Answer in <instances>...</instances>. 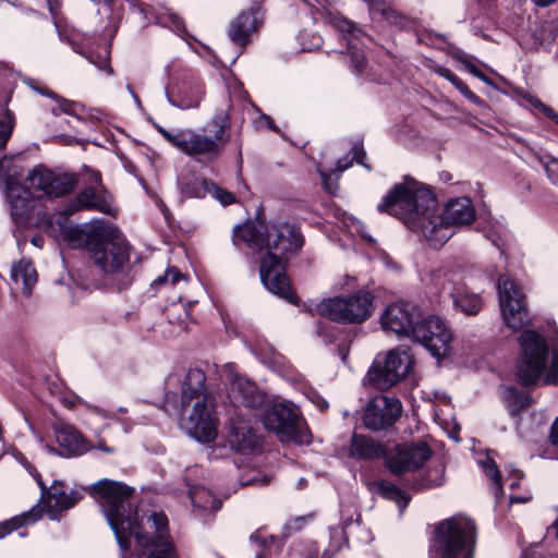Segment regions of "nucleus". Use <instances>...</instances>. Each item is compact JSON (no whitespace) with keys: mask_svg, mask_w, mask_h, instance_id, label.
Returning a JSON list of instances; mask_svg holds the SVG:
<instances>
[{"mask_svg":"<svg viewBox=\"0 0 558 558\" xmlns=\"http://www.w3.org/2000/svg\"><path fill=\"white\" fill-rule=\"evenodd\" d=\"M110 501L105 504V517L114 533L122 558L131 547L130 538L133 536L138 546L148 548L169 536L168 519L162 512L138 515L133 510L132 497L134 488L122 482L108 478L100 480L94 487Z\"/></svg>","mask_w":558,"mask_h":558,"instance_id":"f257e3e1","label":"nucleus"},{"mask_svg":"<svg viewBox=\"0 0 558 558\" xmlns=\"http://www.w3.org/2000/svg\"><path fill=\"white\" fill-rule=\"evenodd\" d=\"M377 209L403 221L412 231L421 232L434 248L442 246L452 235L451 225L438 214L432 191L415 182L397 184Z\"/></svg>","mask_w":558,"mask_h":558,"instance_id":"f03ea898","label":"nucleus"},{"mask_svg":"<svg viewBox=\"0 0 558 558\" xmlns=\"http://www.w3.org/2000/svg\"><path fill=\"white\" fill-rule=\"evenodd\" d=\"M74 233H78L77 239L83 241L94 264L108 276L112 288L121 291L131 286V246L126 241L113 238L108 223L96 220L84 229L70 231L68 238L72 240Z\"/></svg>","mask_w":558,"mask_h":558,"instance_id":"7ed1b4c3","label":"nucleus"},{"mask_svg":"<svg viewBox=\"0 0 558 558\" xmlns=\"http://www.w3.org/2000/svg\"><path fill=\"white\" fill-rule=\"evenodd\" d=\"M206 374L198 367L190 368L182 381L180 405L182 412L192 407L183 418L187 433L202 442H210L217 436L216 397L206 388Z\"/></svg>","mask_w":558,"mask_h":558,"instance_id":"20e7f679","label":"nucleus"},{"mask_svg":"<svg viewBox=\"0 0 558 558\" xmlns=\"http://www.w3.org/2000/svg\"><path fill=\"white\" fill-rule=\"evenodd\" d=\"M477 539L475 522L453 515L435 524L429 545L432 558H474Z\"/></svg>","mask_w":558,"mask_h":558,"instance_id":"39448f33","label":"nucleus"},{"mask_svg":"<svg viewBox=\"0 0 558 558\" xmlns=\"http://www.w3.org/2000/svg\"><path fill=\"white\" fill-rule=\"evenodd\" d=\"M180 151L198 161L213 162L220 158L231 137L229 114L217 111L205 126L199 130L185 129Z\"/></svg>","mask_w":558,"mask_h":558,"instance_id":"423d86ee","label":"nucleus"},{"mask_svg":"<svg viewBox=\"0 0 558 558\" xmlns=\"http://www.w3.org/2000/svg\"><path fill=\"white\" fill-rule=\"evenodd\" d=\"M430 282L439 296L449 300L456 311L468 316H476L481 312L482 296L463 282L459 271L440 267L432 272Z\"/></svg>","mask_w":558,"mask_h":558,"instance_id":"0eeeda50","label":"nucleus"},{"mask_svg":"<svg viewBox=\"0 0 558 558\" xmlns=\"http://www.w3.org/2000/svg\"><path fill=\"white\" fill-rule=\"evenodd\" d=\"M520 357L515 366L518 383L533 386L541 378L548 359V344L536 330L525 328L518 338Z\"/></svg>","mask_w":558,"mask_h":558,"instance_id":"6e6552de","label":"nucleus"},{"mask_svg":"<svg viewBox=\"0 0 558 558\" xmlns=\"http://www.w3.org/2000/svg\"><path fill=\"white\" fill-rule=\"evenodd\" d=\"M266 429L274 432L281 442L310 444L311 433L303 418L291 403H272L266 407L262 416Z\"/></svg>","mask_w":558,"mask_h":558,"instance_id":"1a4fd4ad","label":"nucleus"},{"mask_svg":"<svg viewBox=\"0 0 558 558\" xmlns=\"http://www.w3.org/2000/svg\"><path fill=\"white\" fill-rule=\"evenodd\" d=\"M317 313L325 318L340 324H360L373 313L374 296L371 292L359 291L345 298H332L322 301Z\"/></svg>","mask_w":558,"mask_h":558,"instance_id":"9d476101","label":"nucleus"},{"mask_svg":"<svg viewBox=\"0 0 558 558\" xmlns=\"http://www.w3.org/2000/svg\"><path fill=\"white\" fill-rule=\"evenodd\" d=\"M414 361L405 350L392 349L385 359L375 360L367 372L366 381L377 390H387L410 373Z\"/></svg>","mask_w":558,"mask_h":558,"instance_id":"9b49d317","label":"nucleus"},{"mask_svg":"<svg viewBox=\"0 0 558 558\" xmlns=\"http://www.w3.org/2000/svg\"><path fill=\"white\" fill-rule=\"evenodd\" d=\"M497 289L504 324L512 331L527 327L532 318L522 289L506 277L498 279Z\"/></svg>","mask_w":558,"mask_h":558,"instance_id":"f8f14e48","label":"nucleus"},{"mask_svg":"<svg viewBox=\"0 0 558 558\" xmlns=\"http://www.w3.org/2000/svg\"><path fill=\"white\" fill-rule=\"evenodd\" d=\"M412 338L436 359H445L452 352V330L438 316L430 315L416 322Z\"/></svg>","mask_w":558,"mask_h":558,"instance_id":"ddd939ff","label":"nucleus"},{"mask_svg":"<svg viewBox=\"0 0 558 558\" xmlns=\"http://www.w3.org/2000/svg\"><path fill=\"white\" fill-rule=\"evenodd\" d=\"M288 262L289 257L277 254L275 250H267V252L260 257L259 277L263 284L269 292L289 301L290 303H295L298 296L293 292L287 276Z\"/></svg>","mask_w":558,"mask_h":558,"instance_id":"4468645a","label":"nucleus"},{"mask_svg":"<svg viewBox=\"0 0 558 558\" xmlns=\"http://www.w3.org/2000/svg\"><path fill=\"white\" fill-rule=\"evenodd\" d=\"M99 483L100 481L88 486L73 487L69 489L63 481H53L44 497L50 518L57 519L61 512L75 507L85 494L99 499L102 511L105 512V504L106 501H110L111 498H107L105 495L102 496L98 490L94 492V487Z\"/></svg>","mask_w":558,"mask_h":558,"instance_id":"2eb2a0df","label":"nucleus"},{"mask_svg":"<svg viewBox=\"0 0 558 558\" xmlns=\"http://www.w3.org/2000/svg\"><path fill=\"white\" fill-rule=\"evenodd\" d=\"M432 457V449L424 441L398 444L387 450L385 465L393 475L401 476L421 469Z\"/></svg>","mask_w":558,"mask_h":558,"instance_id":"dca6fc26","label":"nucleus"},{"mask_svg":"<svg viewBox=\"0 0 558 558\" xmlns=\"http://www.w3.org/2000/svg\"><path fill=\"white\" fill-rule=\"evenodd\" d=\"M265 14L263 0H254L247 9L240 11L228 26L231 43L244 49L263 27Z\"/></svg>","mask_w":558,"mask_h":558,"instance_id":"f3484780","label":"nucleus"},{"mask_svg":"<svg viewBox=\"0 0 558 558\" xmlns=\"http://www.w3.org/2000/svg\"><path fill=\"white\" fill-rule=\"evenodd\" d=\"M402 404L398 398L378 395L369 400L362 415L365 428L373 432L389 430L400 418Z\"/></svg>","mask_w":558,"mask_h":558,"instance_id":"a211bd4d","label":"nucleus"},{"mask_svg":"<svg viewBox=\"0 0 558 558\" xmlns=\"http://www.w3.org/2000/svg\"><path fill=\"white\" fill-rule=\"evenodd\" d=\"M204 95V84L191 71H183L167 89L169 102L182 110L197 108Z\"/></svg>","mask_w":558,"mask_h":558,"instance_id":"6ab92c4d","label":"nucleus"},{"mask_svg":"<svg viewBox=\"0 0 558 558\" xmlns=\"http://www.w3.org/2000/svg\"><path fill=\"white\" fill-rule=\"evenodd\" d=\"M219 373L229 384V393L233 402L246 408H257L264 402V396L260 393L256 384L241 376L233 364L227 363L222 365Z\"/></svg>","mask_w":558,"mask_h":558,"instance_id":"aec40b11","label":"nucleus"},{"mask_svg":"<svg viewBox=\"0 0 558 558\" xmlns=\"http://www.w3.org/2000/svg\"><path fill=\"white\" fill-rule=\"evenodd\" d=\"M420 319L421 312L417 306L409 302H397L388 305L380 317V323L385 330L398 336L413 337V329Z\"/></svg>","mask_w":558,"mask_h":558,"instance_id":"412c9836","label":"nucleus"},{"mask_svg":"<svg viewBox=\"0 0 558 558\" xmlns=\"http://www.w3.org/2000/svg\"><path fill=\"white\" fill-rule=\"evenodd\" d=\"M271 233L265 220H247L233 228L232 243L240 247L244 243L254 252L271 250Z\"/></svg>","mask_w":558,"mask_h":558,"instance_id":"4be33fe9","label":"nucleus"},{"mask_svg":"<svg viewBox=\"0 0 558 558\" xmlns=\"http://www.w3.org/2000/svg\"><path fill=\"white\" fill-rule=\"evenodd\" d=\"M7 201L10 216L17 228L26 227L35 210V198L31 190L17 182H7Z\"/></svg>","mask_w":558,"mask_h":558,"instance_id":"5701e85b","label":"nucleus"},{"mask_svg":"<svg viewBox=\"0 0 558 558\" xmlns=\"http://www.w3.org/2000/svg\"><path fill=\"white\" fill-rule=\"evenodd\" d=\"M113 195L105 186H88L76 195L69 211L74 213L82 209L97 210L101 214L114 217L118 209L113 207Z\"/></svg>","mask_w":558,"mask_h":558,"instance_id":"b1692460","label":"nucleus"},{"mask_svg":"<svg viewBox=\"0 0 558 558\" xmlns=\"http://www.w3.org/2000/svg\"><path fill=\"white\" fill-rule=\"evenodd\" d=\"M52 430L60 450L53 452L62 457H78L93 449L90 442L72 425L59 422L52 425Z\"/></svg>","mask_w":558,"mask_h":558,"instance_id":"393cba45","label":"nucleus"},{"mask_svg":"<svg viewBox=\"0 0 558 558\" xmlns=\"http://www.w3.org/2000/svg\"><path fill=\"white\" fill-rule=\"evenodd\" d=\"M228 442L234 451L245 454L258 447L259 438L248 421L238 417L230 421Z\"/></svg>","mask_w":558,"mask_h":558,"instance_id":"a878e982","label":"nucleus"},{"mask_svg":"<svg viewBox=\"0 0 558 558\" xmlns=\"http://www.w3.org/2000/svg\"><path fill=\"white\" fill-rule=\"evenodd\" d=\"M271 230L275 238L271 240V250L279 252L282 256L296 255L303 244L304 238L302 233L289 223L274 225Z\"/></svg>","mask_w":558,"mask_h":558,"instance_id":"bb28decb","label":"nucleus"},{"mask_svg":"<svg viewBox=\"0 0 558 558\" xmlns=\"http://www.w3.org/2000/svg\"><path fill=\"white\" fill-rule=\"evenodd\" d=\"M189 487V497L193 505V514L204 520H210L221 508L222 501L215 497L213 493L204 486L194 485Z\"/></svg>","mask_w":558,"mask_h":558,"instance_id":"cd10ccee","label":"nucleus"},{"mask_svg":"<svg viewBox=\"0 0 558 558\" xmlns=\"http://www.w3.org/2000/svg\"><path fill=\"white\" fill-rule=\"evenodd\" d=\"M439 215L451 226H464L475 220V208L469 197H459L449 201Z\"/></svg>","mask_w":558,"mask_h":558,"instance_id":"c85d7f7f","label":"nucleus"},{"mask_svg":"<svg viewBox=\"0 0 558 558\" xmlns=\"http://www.w3.org/2000/svg\"><path fill=\"white\" fill-rule=\"evenodd\" d=\"M387 449L373 438L353 434L350 442V456L359 460H374L384 458L386 460Z\"/></svg>","mask_w":558,"mask_h":558,"instance_id":"c756f323","label":"nucleus"},{"mask_svg":"<svg viewBox=\"0 0 558 558\" xmlns=\"http://www.w3.org/2000/svg\"><path fill=\"white\" fill-rule=\"evenodd\" d=\"M211 181L196 172H187L180 179V190L187 197L203 198L210 192Z\"/></svg>","mask_w":558,"mask_h":558,"instance_id":"7c9ffc66","label":"nucleus"},{"mask_svg":"<svg viewBox=\"0 0 558 558\" xmlns=\"http://www.w3.org/2000/svg\"><path fill=\"white\" fill-rule=\"evenodd\" d=\"M77 184L75 174L62 173L57 174L52 172L50 183H48L47 192L45 194L48 198L62 197L70 194Z\"/></svg>","mask_w":558,"mask_h":558,"instance_id":"2f4dec72","label":"nucleus"},{"mask_svg":"<svg viewBox=\"0 0 558 558\" xmlns=\"http://www.w3.org/2000/svg\"><path fill=\"white\" fill-rule=\"evenodd\" d=\"M41 515L43 509L36 505L31 510L0 523V538L7 536L23 525L37 522Z\"/></svg>","mask_w":558,"mask_h":558,"instance_id":"473e14b6","label":"nucleus"},{"mask_svg":"<svg viewBox=\"0 0 558 558\" xmlns=\"http://www.w3.org/2000/svg\"><path fill=\"white\" fill-rule=\"evenodd\" d=\"M504 399L511 416H519L524 410L533 404L532 397L514 387L505 390Z\"/></svg>","mask_w":558,"mask_h":558,"instance_id":"72a5a7b5","label":"nucleus"},{"mask_svg":"<svg viewBox=\"0 0 558 558\" xmlns=\"http://www.w3.org/2000/svg\"><path fill=\"white\" fill-rule=\"evenodd\" d=\"M368 5V11L373 17L379 16L392 25H401L403 16L384 0H364Z\"/></svg>","mask_w":558,"mask_h":558,"instance_id":"f704fd0d","label":"nucleus"},{"mask_svg":"<svg viewBox=\"0 0 558 558\" xmlns=\"http://www.w3.org/2000/svg\"><path fill=\"white\" fill-rule=\"evenodd\" d=\"M378 493L381 497L395 501L401 510L407 508L411 499L410 496L401 490L397 485L388 481H380L378 483Z\"/></svg>","mask_w":558,"mask_h":558,"instance_id":"c9c22d12","label":"nucleus"},{"mask_svg":"<svg viewBox=\"0 0 558 558\" xmlns=\"http://www.w3.org/2000/svg\"><path fill=\"white\" fill-rule=\"evenodd\" d=\"M0 104V149L3 150L12 136L14 129V114L9 110L7 104Z\"/></svg>","mask_w":558,"mask_h":558,"instance_id":"e433bc0d","label":"nucleus"},{"mask_svg":"<svg viewBox=\"0 0 558 558\" xmlns=\"http://www.w3.org/2000/svg\"><path fill=\"white\" fill-rule=\"evenodd\" d=\"M52 177V171L48 170L44 167H37L29 171L27 175V181L29 182V187L34 191L40 192L43 196H45L48 187V183H50Z\"/></svg>","mask_w":558,"mask_h":558,"instance_id":"4c0bfd02","label":"nucleus"},{"mask_svg":"<svg viewBox=\"0 0 558 558\" xmlns=\"http://www.w3.org/2000/svg\"><path fill=\"white\" fill-rule=\"evenodd\" d=\"M349 65L356 75L365 72L368 62L363 49L350 44L348 47Z\"/></svg>","mask_w":558,"mask_h":558,"instance_id":"58836bf2","label":"nucleus"},{"mask_svg":"<svg viewBox=\"0 0 558 558\" xmlns=\"http://www.w3.org/2000/svg\"><path fill=\"white\" fill-rule=\"evenodd\" d=\"M483 470L487 477H489L493 482L492 489L494 495L498 498L499 495L502 494V485H501V474L495 463V461L487 457L485 461L482 462Z\"/></svg>","mask_w":558,"mask_h":558,"instance_id":"ea45409f","label":"nucleus"},{"mask_svg":"<svg viewBox=\"0 0 558 558\" xmlns=\"http://www.w3.org/2000/svg\"><path fill=\"white\" fill-rule=\"evenodd\" d=\"M328 22L339 32H341L344 35H349L352 38H357L359 35L362 34V31L357 29L356 25L353 22L347 20L341 15L329 14Z\"/></svg>","mask_w":558,"mask_h":558,"instance_id":"a19ab883","label":"nucleus"},{"mask_svg":"<svg viewBox=\"0 0 558 558\" xmlns=\"http://www.w3.org/2000/svg\"><path fill=\"white\" fill-rule=\"evenodd\" d=\"M147 558H174L175 549L173 543L169 539V536L158 542L156 545H151Z\"/></svg>","mask_w":558,"mask_h":558,"instance_id":"79ce46f5","label":"nucleus"},{"mask_svg":"<svg viewBox=\"0 0 558 558\" xmlns=\"http://www.w3.org/2000/svg\"><path fill=\"white\" fill-rule=\"evenodd\" d=\"M39 93L45 96L51 97L52 99H54L57 101V106L51 108V113L53 116L58 117L60 113H65V114L73 113V107H74L73 101L66 100V99L60 97L59 95H57L56 93L48 90V89H40Z\"/></svg>","mask_w":558,"mask_h":558,"instance_id":"37998d69","label":"nucleus"},{"mask_svg":"<svg viewBox=\"0 0 558 558\" xmlns=\"http://www.w3.org/2000/svg\"><path fill=\"white\" fill-rule=\"evenodd\" d=\"M208 194H211L225 206L231 205L235 202V197L231 192L216 185L214 182L211 183L210 192Z\"/></svg>","mask_w":558,"mask_h":558,"instance_id":"c03bdc74","label":"nucleus"},{"mask_svg":"<svg viewBox=\"0 0 558 558\" xmlns=\"http://www.w3.org/2000/svg\"><path fill=\"white\" fill-rule=\"evenodd\" d=\"M181 278H183V275L175 267H169L163 276H159L156 278L153 282L155 287H160L165 284L166 282L170 281V283L173 286Z\"/></svg>","mask_w":558,"mask_h":558,"instance_id":"a18cd8bd","label":"nucleus"},{"mask_svg":"<svg viewBox=\"0 0 558 558\" xmlns=\"http://www.w3.org/2000/svg\"><path fill=\"white\" fill-rule=\"evenodd\" d=\"M157 131L170 145L180 150L181 143L184 136V130H180L177 133H171L162 126H157Z\"/></svg>","mask_w":558,"mask_h":558,"instance_id":"49530a36","label":"nucleus"},{"mask_svg":"<svg viewBox=\"0 0 558 558\" xmlns=\"http://www.w3.org/2000/svg\"><path fill=\"white\" fill-rule=\"evenodd\" d=\"M16 276L21 277L24 281V284L27 289H31V287H33L36 281H37V272L36 270L31 267L29 265H26L24 267H22L17 272H16Z\"/></svg>","mask_w":558,"mask_h":558,"instance_id":"de8ad7c7","label":"nucleus"},{"mask_svg":"<svg viewBox=\"0 0 558 558\" xmlns=\"http://www.w3.org/2000/svg\"><path fill=\"white\" fill-rule=\"evenodd\" d=\"M452 85L470 101L474 104L480 101V97L475 95L460 77H457Z\"/></svg>","mask_w":558,"mask_h":558,"instance_id":"09e8293b","label":"nucleus"},{"mask_svg":"<svg viewBox=\"0 0 558 558\" xmlns=\"http://www.w3.org/2000/svg\"><path fill=\"white\" fill-rule=\"evenodd\" d=\"M545 171L549 181L558 187V159L551 158L546 162Z\"/></svg>","mask_w":558,"mask_h":558,"instance_id":"8fccbe9b","label":"nucleus"},{"mask_svg":"<svg viewBox=\"0 0 558 558\" xmlns=\"http://www.w3.org/2000/svg\"><path fill=\"white\" fill-rule=\"evenodd\" d=\"M349 154L352 155V156H350L352 161L355 160L357 163L364 166L367 169H371V167L364 162V159L366 157V153H365L364 147H363V145L361 143L354 144L352 149H351V151Z\"/></svg>","mask_w":558,"mask_h":558,"instance_id":"3c124183","label":"nucleus"},{"mask_svg":"<svg viewBox=\"0 0 558 558\" xmlns=\"http://www.w3.org/2000/svg\"><path fill=\"white\" fill-rule=\"evenodd\" d=\"M465 68L468 69V71L470 73H472L474 76H476L477 78H480L481 81L487 83V84H492V81L490 78L484 74L478 68H476L474 64H472L471 62L466 61L464 63Z\"/></svg>","mask_w":558,"mask_h":558,"instance_id":"603ef678","label":"nucleus"},{"mask_svg":"<svg viewBox=\"0 0 558 558\" xmlns=\"http://www.w3.org/2000/svg\"><path fill=\"white\" fill-rule=\"evenodd\" d=\"M86 171H87V174H88V182L90 184H94L93 187L105 186L102 184L101 173L99 171L93 170V169H87V168H86Z\"/></svg>","mask_w":558,"mask_h":558,"instance_id":"864d4df0","label":"nucleus"},{"mask_svg":"<svg viewBox=\"0 0 558 558\" xmlns=\"http://www.w3.org/2000/svg\"><path fill=\"white\" fill-rule=\"evenodd\" d=\"M352 163L353 161L350 158V154H348L344 157L338 159L335 171H337L338 173H342L344 170L350 168Z\"/></svg>","mask_w":558,"mask_h":558,"instance_id":"5fc2aeb1","label":"nucleus"},{"mask_svg":"<svg viewBox=\"0 0 558 558\" xmlns=\"http://www.w3.org/2000/svg\"><path fill=\"white\" fill-rule=\"evenodd\" d=\"M549 441L551 445H558V416L555 418L550 427Z\"/></svg>","mask_w":558,"mask_h":558,"instance_id":"6e6d98bb","label":"nucleus"},{"mask_svg":"<svg viewBox=\"0 0 558 558\" xmlns=\"http://www.w3.org/2000/svg\"><path fill=\"white\" fill-rule=\"evenodd\" d=\"M437 73L446 78L447 81H449L451 84L456 81V78L458 77L450 69L448 68H440L437 70Z\"/></svg>","mask_w":558,"mask_h":558,"instance_id":"4d7b16f0","label":"nucleus"},{"mask_svg":"<svg viewBox=\"0 0 558 558\" xmlns=\"http://www.w3.org/2000/svg\"><path fill=\"white\" fill-rule=\"evenodd\" d=\"M33 476L35 477L38 486L40 487V490H41V497L44 498L45 495L47 494V490L49 489V487L46 486L45 482L43 481L41 478V475L39 474L38 471L35 470V472L33 473Z\"/></svg>","mask_w":558,"mask_h":558,"instance_id":"13d9d810","label":"nucleus"},{"mask_svg":"<svg viewBox=\"0 0 558 558\" xmlns=\"http://www.w3.org/2000/svg\"><path fill=\"white\" fill-rule=\"evenodd\" d=\"M49 12L52 16H57L59 13L60 3L58 0H47Z\"/></svg>","mask_w":558,"mask_h":558,"instance_id":"bf43d9fd","label":"nucleus"},{"mask_svg":"<svg viewBox=\"0 0 558 558\" xmlns=\"http://www.w3.org/2000/svg\"><path fill=\"white\" fill-rule=\"evenodd\" d=\"M313 402L317 405V408L323 412L328 409L329 404L328 402L323 399L319 396H316L315 399H313Z\"/></svg>","mask_w":558,"mask_h":558,"instance_id":"052dcab7","label":"nucleus"},{"mask_svg":"<svg viewBox=\"0 0 558 558\" xmlns=\"http://www.w3.org/2000/svg\"><path fill=\"white\" fill-rule=\"evenodd\" d=\"M547 532L548 534L554 535L556 539H558V518L547 529Z\"/></svg>","mask_w":558,"mask_h":558,"instance_id":"680f3d73","label":"nucleus"},{"mask_svg":"<svg viewBox=\"0 0 558 558\" xmlns=\"http://www.w3.org/2000/svg\"><path fill=\"white\" fill-rule=\"evenodd\" d=\"M31 243L38 248H43L45 239L41 235H35L31 239Z\"/></svg>","mask_w":558,"mask_h":558,"instance_id":"e2e57ef3","label":"nucleus"},{"mask_svg":"<svg viewBox=\"0 0 558 558\" xmlns=\"http://www.w3.org/2000/svg\"><path fill=\"white\" fill-rule=\"evenodd\" d=\"M442 484V478L439 477L437 480H425V483L422 484L424 487H433V486H439Z\"/></svg>","mask_w":558,"mask_h":558,"instance_id":"0e129e2a","label":"nucleus"},{"mask_svg":"<svg viewBox=\"0 0 558 558\" xmlns=\"http://www.w3.org/2000/svg\"><path fill=\"white\" fill-rule=\"evenodd\" d=\"M330 177L331 174L330 173H327V172H320V178H322V181H323V184L325 186V189L330 192V189H329V185H328V181L330 180Z\"/></svg>","mask_w":558,"mask_h":558,"instance_id":"69168bd1","label":"nucleus"},{"mask_svg":"<svg viewBox=\"0 0 558 558\" xmlns=\"http://www.w3.org/2000/svg\"><path fill=\"white\" fill-rule=\"evenodd\" d=\"M545 383H546V384L557 385V384H558V375H557V374H555V375H553V376H551L550 374H549V375H547V376L545 377Z\"/></svg>","mask_w":558,"mask_h":558,"instance_id":"338daca9","label":"nucleus"},{"mask_svg":"<svg viewBox=\"0 0 558 558\" xmlns=\"http://www.w3.org/2000/svg\"><path fill=\"white\" fill-rule=\"evenodd\" d=\"M544 113H545L548 118H550L551 120L554 119V116H557V114H558L554 109H551V108H549V107H546V106L544 107Z\"/></svg>","mask_w":558,"mask_h":558,"instance_id":"774afa93","label":"nucleus"}]
</instances>
